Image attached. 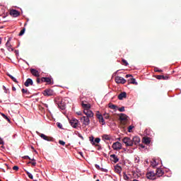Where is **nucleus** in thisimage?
I'll return each mask as SVG.
<instances>
[{
	"mask_svg": "<svg viewBox=\"0 0 181 181\" xmlns=\"http://www.w3.org/2000/svg\"><path fill=\"white\" fill-rule=\"evenodd\" d=\"M119 120L121 121L122 125H127V122H128V116L124 113H121L119 115Z\"/></svg>",
	"mask_w": 181,
	"mask_h": 181,
	"instance_id": "f257e3e1",
	"label": "nucleus"
},
{
	"mask_svg": "<svg viewBox=\"0 0 181 181\" xmlns=\"http://www.w3.org/2000/svg\"><path fill=\"white\" fill-rule=\"evenodd\" d=\"M56 93L52 89H46L43 92V95H45L46 97H50L52 95H55Z\"/></svg>",
	"mask_w": 181,
	"mask_h": 181,
	"instance_id": "f03ea898",
	"label": "nucleus"
},
{
	"mask_svg": "<svg viewBox=\"0 0 181 181\" xmlns=\"http://www.w3.org/2000/svg\"><path fill=\"white\" fill-rule=\"evenodd\" d=\"M112 148L114 151H119L120 149H122V144H121L119 141H117L113 143Z\"/></svg>",
	"mask_w": 181,
	"mask_h": 181,
	"instance_id": "7ed1b4c3",
	"label": "nucleus"
},
{
	"mask_svg": "<svg viewBox=\"0 0 181 181\" xmlns=\"http://www.w3.org/2000/svg\"><path fill=\"white\" fill-rule=\"evenodd\" d=\"M122 142L125 144L126 146H132L133 142L132 140L129 137H124L122 139Z\"/></svg>",
	"mask_w": 181,
	"mask_h": 181,
	"instance_id": "20e7f679",
	"label": "nucleus"
},
{
	"mask_svg": "<svg viewBox=\"0 0 181 181\" xmlns=\"http://www.w3.org/2000/svg\"><path fill=\"white\" fill-rule=\"evenodd\" d=\"M115 80L117 84H125L127 83V80L121 76H116Z\"/></svg>",
	"mask_w": 181,
	"mask_h": 181,
	"instance_id": "39448f33",
	"label": "nucleus"
},
{
	"mask_svg": "<svg viewBox=\"0 0 181 181\" xmlns=\"http://www.w3.org/2000/svg\"><path fill=\"white\" fill-rule=\"evenodd\" d=\"M69 123L73 128H77L78 125V120L77 119L73 118L69 120Z\"/></svg>",
	"mask_w": 181,
	"mask_h": 181,
	"instance_id": "423d86ee",
	"label": "nucleus"
},
{
	"mask_svg": "<svg viewBox=\"0 0 181 181\" xmlns=\"http://www.w3.org/2000/svg\"><path fill=\"white\" fill-rule=\"evenodd\" d=\"M83 113L85 114V115H86V117L88 118H93V117H94V113H93V112L90 109L84 110Z\"/></svg>",
	"mask_w": 181,
	"mask_h": 181,
	"instance_id": "0eeeda50",
	"label": "nucleus"
},
{
	"mask_svg": "<svg viewBox=\"0 0 181 181\" xmlns=\"http://www.w3.org/2000/svg\"><path fill=\"white\" fill-rule=\"evenodd\" d=\"M10 15L13 16V18H18V16L21 15V12L18 10L12 9L10 11Z\"/></svg>",
	"mask_w": 181,
	"mask_h": 181,
	"instance_id": "6e6552de",
	"label": "nucleus"
},
{
	"mask_svg": "<svg viewBox=\"0 0 181 181\" xmlns=\"http://www.w3.org/2000/svg\"><path fill=\"white\" fill-rule=\"evenodd\" d=\"M96 117L99 120V122H100L102 125H105V121L104 120V117H103V115L100 114V112H98V113L96 114Z\"/></svg>",
	"mask_w": 181,
	"mask_h": 181,
	"instance_id": "1a4fd4ad",
	"label": "nucleus"
},
{
	"mask_svg": "<svg viewBox=\"0 0 181 181\" xmlns=\"http://www.w3.org/2000/svg\"><path fill=\"white\" fill-rule=\"evenodd\" d=\"M147 179H150L151 180H155L156 179L155 176H156V174L153 172H149L147 173L146 175Z\"/></svg>",
	"mask_w": 181,
	"mask_h": 181,
	"instance_id": "9d476101",
	"label": "nucleus"
},
{
	"mask_svg": "<svg viewBox=\"0 0 181 181\" xmlns=\"http://www.w3.org/2000/svg\"><path fill=\"white\" fill-rule=\"evenodd\" d=\"M83 125L87 126L90 125V117H87L86 116H83L81 118Z\"/></svg>",
	"mask_w": 181,
	"mask_h": 181,
	"instance_id": "9b49d317",
	"label": "nucleus"
},
{
	"mask_svg": "<svg viewBox=\"0 0 181 181\" xmlns=\"http://www.w3.org/2000/svg\"><path fill=\"white\" fill-rule=\"evenodd\" d=\"M30 71L31 74L34 76V77H40V73L39 71L36 70L35 69H30Z\"/></svg>",
	"mask_w": 181,
	"mask_h": 181,
	"instance_id": "f8f14e48",
	"label": "nucleus"
},
{
	"mask_svg": "<svg viewBox=\"0 0 181 181\" xmlns=\"http://www.w3.org/2000/svg\"><path fill=\"white\" fill-rule=\"evenodd\" d=\"M40 138L44 139L45 141H48L49 142L53 141V137L47 136L43 134H40Z\"/></svg>",
	"mask_w": 181,
	"mask_h": 181,
	"instance_id": "ddd939ff",
	"label": "nucleus"
},
{
	"mask_svg": "<svg viewBox=\"0 0 181 181\" xmlns=\"http://www.w3.org/2000/svg\"><path fill=\"white\" fill-rule=\"evenodd\" d=\"M132 141L133 142V145H138V144L141 142V139L139 136H134Z\"/></svg>",
	"mask_w": 181,
	"mask_h": 181,
	"instance_id": "4468645a",
	"label": "nucleus"
},
{
	"mask_svg": "<svg viewBox=\"0 0 181 181\" xmlns=\"http://www.w3.org/2000/svg\"><path fill=\"white\" fill-rule=\"evenodd\" d=\"M164 174H165V172H163L162 169L160 168L156 169V175L158 176V177H160L161 176H163Z\"/></svg>",
	"mask_w": 181,
	"mask_h": 181,
	"instance_id": "2eb2a0df",
	"label": "nucleus"
},
{
	"mask_svg": "<svg viewBox=\"0 0 181 181\" xmlns=\"http://www.w3.org/2000/svg\"><path fill=\"white\" fill-rule=\"evenodd\" d=\"M42 83H47L48 84H52V79L49 77H42L41 78Z\"/></svg>",
	"mask_w": 181,
	"mask_h": 181,
	"instance_id": "dca6fc26",
	"label": "nucleus"
},
{
	"mask_svg": "<svg viewBox=\"0 0 181 181\" xmlns=\"http://www.w3.org/2000/svg\"><path fill=\"white\" fill-rule=\"evenodd\" d=\"M81 105L83 108V111L84 110H90V108H91V105H90L89 103H84V102H82Z\"/></svg>",
	"mask_w": 181,
	"mask_h": 181,
	"instance_id": "f3484780",
	"label": "nucleus"
},
{
	"mask_svg": "<svg viewBox=\"0 0 181 181\" xmlns=\"http://www.w3.org/2000/svg\"><path fill=\"white\" fill-rule=\"evenodd\" d=\"M24 86H25V87H29V86H33V81L30 78H28L25 82Z\"/></svg>",
	"mask_w": 181,
	"mask_h": 181,
	"instance_id": "a211bd4d",
	"label": "nucleus"
},
{
	"mask_svg": "<svg viewBox=\"0 0 181 181\" xmlns=\"http://www.w3.org/2000/svg\"><path fill=\"white\" fill-rule=\"evenodd\" d=\"M117 98L119 100H124V98H127V93L122 92L120 94L118 95Z\"/></svg>",
	"mask_w": 181,
	"mask_h": 181,
	"instance_id": "6ab92c4d",
	"label": "nucleus"
},
{
	"mask_svg": "<svg viewBox=\"0 0 181 181\" xmlns=\"http://www.w3.org/2000/svg\"><path fill=\"white\" fill-rule=\"evenodd\" d=\"M58 107L60 110H66V103L62 100L61 103H58Z\"/></svg>",
	"mask_w": 181,
	"mask_h": 181,
	"instance_id": "aec40b11",
	"label": "nucleus"
},
{
	"mask_svg": "<svg viewBox=\"0 0 181 181\" xmlns=\"http://www.w3.org/2000/svg\"><path fill=\"white\" fill-rule=\"evenodd\" d=\"M110 158H112V162H114V163H117L118 162V160H119V159L118 158V156H117L115 154H112L110 155Z\"/></svg>",
	"mask_w": 181,
	"mask_h": 181,
	"instance_id": "412c9836",
	"label": "nucleus"
},
{
	"mask_svg": "<svg viewBox=\"0 0 181 181\" xmlns=\"http://www.w3.org/2000/svg\"><path fill=\"white\" fill-rule=\"evenodd\" d=\"M115 170L116 173H121V170H122V168L121 167V165L117 164L115 166Z\"/></svg>",
	"mask_w": 181,
	"mask_h": 181,
	"instance_id": "4be33fe9",
	"label": "nucleus"
},
{
	"mask_svg": "<svg viewBox=\"0 0 181 181\" xmlns=\"http://www.w3.org/2000/svg\"><path fill=\"white\" fill-rule=\"evenodd\" d=\"M156 78H157V80H168L169 77L165 76L163 75H157Z\"/></svg>",
	"mask_w": 181,
	"mask_h": 181,
	"instance_id": "5701e85b",
	"label": "nucleus"
},
{
	"mask_svg": "<svg viewBox=\"0 0 181 181\" xmlns=\"http://www.w3.org/2000/svg\"><path fill=\"white\" fill-rule=\"evenodd\" d=\"M102 139L103 141H111V136L108 134H103L102 136Z\"/></svg>",
	"mask_w": 181,
	"mask_h": 181,
	"instance_id": "b1692460",
	"label": "nucleus"
},
{
	"mask_svg": "<svg viewBox=\"0 0 181 181\" xmlns=\"http://www.w3.org/2000/svg\"><path fill=\"white\" fill-rule=\"evenodd\" d=\"M128 81L129 84H135V86H138V82H136L134 78H130Z\"/></svg>",
	"mask_w": 181,
	"mask_h": 181,
	"instance_id": "393cba45",
	"label": "nucleus"
},
{
	"mask_svg": "<svg viewBox=\"0 0 181 181\" xmlns=\"http://www.w3.org/2000/svg\"><path fill=\"white\" fill-rule=\"evenodd\" d=\"M109 108H110V110H118V106H117L112 103H110Z\"/></svg>",
	"mask_w": 181,
	"mask_h": 181,
	"instance_id": "a878e982",
	"label": "nucleus"
},
{
	"mask_svg": "<svg viewBox=\"0 0 181 181\" xmlns=\"http://www.w3.org/2000/svg\"><path fill=\"white\" fill-rule=\"evenodd\" d=\"M101 141V139L100 138H95L94 140H93V142H94V145H93V146H95V145H98V144H100Z\"/></svg>",
	"mask_w": 181,
	"mask_h": 181,
	"instance_id": "bb28decb",
	"label": "nucleus"
},
{
	"mask_svg": "<svg viewBox=\"0 0 181 181\" xmlns=\"http://www.w3.org/2000/svg\"><path fill=\"white\" fill-rule=\"evenodd\" d=\"M7 76L8 77H10V78H11V80L13 81H14V83H18V80H16V78L13 77L12 75H11L10 74H7Z\"/></svg>",
	"mask_w": 181,
	"mask_h": 181,
	"instance_id": "cd10ccee",
	"label": "nucleus"
},
{
	"mask_svg": "<svg viewBox=\"0 0 181 181\" xmlns=\"http://www.w3.org/2000/svg\"><path fill=\"white\" fill-rule=\"evenodd\" d=\"M144 142L146 145H149L151 144V139L149 138H144Z\"/></svg>",
	"mask_w": 181,
	"mask_h": 181,
	"instance_id": "c85d7f7f",
	"label": "nucleus"
},
{
	"mask_svg": "<svg viewBox=\"0 0 181 181\" xmlns=\"http://www.w3.org/2000/svg\"><path fill=\"white\" fill-rule=\"evenodd\" d=\"M25 30H26V28H23L21 30L20 33L18 34V36H23V35L25 34Z\"/></svg>",
	"mask_w": 181,
	"mask_h": 181,
	"instance_id": "c756f323",
	"label": "nucleus"
},
{
	"mask_svg": "<svg viewBox=\"0 0 181 181\" xmlns=\"http://www.w3.org/2000/svg\"><path fill=\"white\" fill-rule=\"evenodd\" d=\"M25 173L30 179H33V175L30 173H29L28 170H25Z\"/></svg>",
	"mask_w": 181,
	"mask_h": 181,
	"instance_id": "7c9ffc66",
	"label": "nucleus"
},
{
	"mask_svg": "<svg viewBox=\"0 0 181 181\" xmlns=\"http://www.w3.org/2000/svg\"><path fill=\"white\" fill-rule=\"evenodd\" d=\"M89 141H90V144H91V145H94V136H90V137H89Z\"/></svg>",
	"mask_w": 181,
	"mask_h": 181,
	"instance_id": "2f4dec72",
	"label": "nucleus"
},
{
	"mask_svg": "<svg viewBox=\"0 0 181 181\" xmlns=\"http://www.w3.org/2000/svg\"><path fill=\"white\" fill-rule=\"evenodd\" d=\"M117 110L119 112H124V111H125V107L122 106V107H117Z\"/></svg>",
	"mask_w": 181,
	"mask_h": 181,
	"instance_id": "473e14b6",
	"label": "nucleus"
},
{
	"mask_svg": "<svg viewBox=\"0 0 181 181\" xmlns=\"http://www.w3.org/2000/svg\"><path fill=\"white\" fill-rule=\"evenodd\" d=\"M2 117H4V118H5V119H6L8 122H11V119H9V117H8V116H6L5 114H2Z\"/></svg>",
	"mask_w": 181,
	"mask_h": 181,
	"instance_id": "72a5a7b5",
	"label": "nucleus"
},
{
	"mask_svg": "<svg viewBox=\"0 0 181 181\" xmlns=\"http://www.w3.org/2000/svg\"><path fill=\"white\" fill-rule=\"evenodd\" d=\"M156 165H158V164L156 163V160L155 159H153V161H151V165H152L153 167H155V166H156Z\"/></svg>",
	"mask_w": 181,
	"mask_h": 181,
	"instance_id": "f704fd0d",
	"label": "nucleus"
},
{
	"mask_svg": "<svg viewBox=\"0 0 181 181\" xmlns=\"http://www.w3.org/2000/svg\"><path fill=\"white\" fill-rule=\"evenodd\" d=\"M123 177L124 180H128V179H129V177H128L125 173H124Z\"/></svg>",
	"mask_w": 181,
	"mask_h": 181,
	"instance_id": "c9c22d12",
	"label": "nucleus"
},
{
	"mask_svg": "<svg viewBox=\"0 0 181 181\" xmlns=\"http://www.w3.org/2000/svg\"><path fill=\"white\" fill-rule=\"evenodd\" d=\"M123 66H128V62L125 59H122Z\"/></svg>",
	"mask_w": 181,
	"mask_h": 181,
	"instance_id": "e433bc0d",
	"label": "nucleus"
},
{
	"mask_svg": "<svg viewBox=\"0 0 181 181\" xmlns=\"http://www.w3.org/2000/svg\"><path fill=\"white\" fill-rule=\"evenodd\" d=\"M57 126L58 127V128H60V129H62V128H63V125L61 124L60 122H57Z\"/></svg>",
	"mask_w": 181,
	"mask_h": 181,
	"instance_id": "4c0bfd02",
	"label": "nucleus"
},
{
	"mask_svg": "<svg viewBox=\"0 0 181 181\" xmlns=\"http://www.w3.org/2000/svg\"><path fill=\"white\" fill-rule=\"evenodd\" d=\"M59 144L60 145H62L63 146H64V145H66V142H64V141H62V140L59 141Z\"/></svg>",
	"mask_w": 181,
	"mask_h": 181,
	"instance_id": "58836bf2",
	"label": "nucleus"
},
{
	"mask_svg": "<svg viewBox=\"0 0 181 181\" xmlns=\"http://www.w3.org/2000/svg\"><path fill=\"white\" fill-rule=\"evenodd\" d=\"M23 94H28V90H25V88H23L21 90Z\"/></svg>",
	"mask_w": 181,
	"mask_h": 181,
	"instance_id": "ea45409f",
	"label": "nucleus"
},
{
	"mask_svg": "<svg viewBox=\"0 0 181 181\" xmlns=\"http://www.w3.org/2000/svg\"><path fill=\"white\" fill-rule=\"evenodd\" d=\"M13 170H16V171L19 170V167H18V165L13 166Z\"/></svg>",
	"mask_w": 181,
	"mask_h": 181,
	"instance_id": "a19ab883",
	"label": "nucleus"
},
{
	"mask_svg": "<svg viewBox=\"0 0 181 181\" xmlns=\"http://www.w3.org/2000/svg\"><path fill=\"white\" fill-rule=\"evenodd\" d=\"M133 129H134L133 126H129V128H128V132H131V131H132Z\"/></svg>",
	"mask_w": 181,
	"mask_h": 181,
	"instance_id": "79ce46f5",
	"label": "nucleus"
},
{
	"mask_svg": "<svg viewBox=\"0 0 181 181\" xmlns=\"http://www.w3.org/2000/svg\"><path fill=\"white\" fill-rule=\"evenodd\" d=\"M154 71L161 73L162 70L158 69V68L154 69Z\"/></svg>",
	"mask_w": 181,
	"mask_h": 181,
	"instance_id": "37998d69",
	"label": "nucleus"
},
{
	"mask_svg": "<svg viewBox=\"0 0 181 181\" xmlns=\"http://www.w3.org/2000/svg\"><path fill=\"white\" fill-rule=\"evenodd\" d=\"M6 47H11V43H9V40L6 43Z\"/></svg>",
	"mask_w": 181,
	"mask_h": 181,
	"instance_id": "c03bdc74",
	"label": "nucleus"
},
{
	"mask_svg": "<svg viewBox=\"0 0 181 181\" xmlns=\"http://www.w3.org/2000/svg\"><path fill=\"white\" fill-rule=\"evenodd\" d=\"M95 146H96L98 148V151H100L101 149V146H100L99 144H96Z\"/></svg>",
	"mask_w": 181,
	"mask_h": 181,
	"instance_id": "a18cd8bd",
	"label": "nucleus"
},
{
	"mask_svg": "<svg viewBox=\"0 0 181 181\" xmlns=\"http://www.w3.org/2000/svg\"><path fill=\"white\" fill-rule=\"evenodd\" d=\"M95 166L96 169H98V170H100L101 169V168H100V165H98L97 164H95Z\"/></svg>",
	"mask_w": 181,
	"mask_h": 181,
	"instance_id": "49530a36",
	"label": "nucleus"
},
{
	"mask_svg": "<svg viewBox=\"0 0 181 181\" xmlns=\"http://www.w3.org/2000/svg\"><path fill=\"white\" fill-rule=\"evenodd\" d=\"M23 158L24 159H30V157H29V156H25L24 157H23Z\"/></svg>",
	"mask_w": 181,
	"mask_h": 181,
	"instance_id": "de8ad7c7",
	"label": "nucleus"
},
{
	"mask_svg": "<svg viewBox=\"0 0 181 181\" xmlns=\"http://www.w3.org/2000/svg\"><path fill=\"white\" fill-rule=\"evenodd\" d=\"M8 50L13 52V48H12V47H8Z\"/></svg>",
	"mask_w": 181,
	"mask_h": 181,
	"instance_id": "09e8293b",
	"label": "nucleus"
},
{
	"mask_svg": "<svg viewBox=\"0 0 181 181\" xmlns=\"http://www.w3.org/2000/svg\"><path fill=\"white\" fill-rule=\"evenodd\" d=\"M129 77H132V74H127L126 75V78H128Z\"/></svg>",
	"mask_w": 181,
	"mask_h": 181,
	"instance_id": "8fccbe9b",
	"label": "nucleus"
},
{
	"mask_svg": "<svg viewBox=\"0 0 181 181\" xmlns=\"http://www.w3.org/2000/svg\"><path fill=\"white\" fill-rule=\"evenodd\" d=\"M31 165H33V166H36V161L32 162Z\"/></svg>",
	"mask_w": 181,
	"mask_h": 181,
	"instance_id": "3c124183",
	"label": "nucleus"
},
{
	"mask_svg": "<svg viewBox=\"0 0 181 181\" xmlns=\"http://www.w3.org/2000/svg\"><path fill=\"white\" fill-rule=\"evenodd\" d=\"M100 170H101L102 172H107V170H105L104 168H100Z\"/></svg>",
	"mask_w": 181,
	"mask_h": 181,
	"instance_id": "603ef678",
	"label": "nucleus"
},
{
	"mask_svg": "<svg viewBox=\"0 0 181 181\" xmlns=\"http://www.w3.org/2000/svg\"><path fill=\"white\" fill-rule=\"evenodd\" d=\"M0 145H4V140L0 139Z\"/></svg>",
	"mask_w": 181,
	"mask_h": 181,
	"instance_id": "864d4df0",
	"label": "nucleus"
},
{
	"mask_svg": "<svg viewBox=\"0 0 181 181\" xmlns=\"http://www.w3.org/2000/svg\"><path fill=\"white\" fill-rule=\"evenodd\" d=\"M37 84H39L40 83V78H37Z\"/></svg>",
	"mask_w": 181,
	"mask_h": 181,
	"instance_id": "5fc2aeb1",
	"label": "nucleus"
},
{
	"mask_svg": "<svg viewBox=\"0 0 181 181\" xmlns=\"http://www.w3.org/2000/svg\"><path fill=\"white\" fill-rule=\"evenodd\" d=\"M139 146H141L142 148V149H144L145 148V146H144V144H139Z\"/></svg>",
	"mask_w": 181,
	"mask_h": 181,
	"instance_id": "6e6d98bb",
	"label": "nucleus"
},
{
	"mask_svg": "<svg viewBox=\"0 0 181 181\" xmlns=\"http://www.w3.org/2000/svg\"><path fill=\"white\" fill-rule=\"evenodd\" d=\"M105 119H108V118H110V115H106V116L105 117Z\"/></svg>",
	"mask_w": 181,
	"mask_h": 181,
	"instance_id": "4d7b16f0",
	"label": "nucleus"
},
{
	"mask_svg": "<svg viewBox=\"0 0 181 181\" xmlns=\"http://www.w3.org/2000/svg\"><path fill=\"white\" fill-rule=\"evenodd\" d=\"M30 160H31V162H36V160H35V158H30Z\"/></svg>",
	"mask_w": 181,
	"mask_h": 181,
	"instance_id": "13d9d810",
	"label": "nucleus"
},
{
	"mask_svg": "<svg viewBox=\"0 0 181 181\" xmlns=\"http://www.w3.org/2000/svg\"><path fill=\"white\" fill-rule=\"evenodd\" d=\"M76 114L77 115H81V112H77Z\"/></svg>",
	"mask_w": 181,
	"mask_h": 181,
	"instance_id": "bf43d9fd",
	"label": "nucleus"
},
{
	"mask_svg": "<svg viewBox=\"0 0 181 181\" xmlns=\"http://www.w3.org/2000/svg\"><path fill=\"white\" fill-rule=\"evenodd\" d=\"M79 138H81V139H84V138L83 137V136H81L80 134H78Z\"/></svg>",
	"mask_w": 181,
	"mask_h": 181,
	"instance_id": "052dcab7",
	"label": "nucleus"
},
{
	"mask_svg": "<svg viewBox=\"0 0 181 181\" xmlns=\"http://www.w3.org/2000/svg\"><path fill=\"white\" fill-rule=\"evenodd\" d=\"M12 90H13V91H16V88L13 87V88H12Z\"/></svg>",
	"mask_w": 181,
	"mask_h": 181,
	"instance_id": "680f3d73",
	"label": "nucleus"
},
{
	"mask_svg": "<svg viewBox=\"0 0 181 181\" xmlns=\"http://www.w3.org/2000/svg\"><path fill=\"white\" fill-rule=\"evenodd\" d=\"M16 54H18L19 52L18 50H15Z\"/></svg>",
	"mask_w": 181,
	"mask_h": 181,
	"instance_id": "e2e57ef3",
	"label": "nucleus"
},
{
	"mask_svg": "<svg viewBox=\"0 0 181 181\" xmlns=\"http://www.w3.org/2000/svg\"><path fill=\"white\" fill-rule=\"evenodd\" d=\"M4 90H6V87H5L4 86H3Z\"/></svg>",
	"mask_w": 181,
	"mask_h": 181,
	"instance_id": "0e129e2a",
	"label": "nucleus"
},
{
	"mask_svg": "<svg viewBox=\"0 0 181 181\" xmlns=\"http://www.w3.org/2000/svg\"><path fill=\"white\" fill-rule=\"evenodd\" d=\"M1 43H2V39L1 38H0V45H1Z\"/></svg>",
	"mask_w": 181,
	"mask_h": 181,
	"instance_id": "69168bd1",
	"label": "nucleus"
},
{
	"mask_svg": "<svg viewBox=\"0 0 181 181\" xmlns=\"http://www.w3.org/2000/svg\"><path fill=\"white\" fill-rule=\"evenodd\" d=\"M133 181H139V180H134Z\"/></svg>",
	"mask_w": 181,
	"mask_h": 181,
	"instance_id": "338daca9",
	"label": "nucleus"
},
{
	"mask_svg": "<svg viewBox=\"0 0 181 181\" xmlns=\"http://www.w3.org/2000/svg\"><path fill=\"white\" fill-rule=\"evenodd\" d=\"M28 163H31L32 164V161L28 162Z\"/></svg>",
	"mask_w": 181,
	"mask_h": 181,
	"instance_id": "774afa93",
	"label": "nucleus"
}]
</instances>
